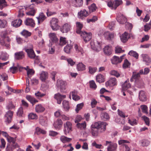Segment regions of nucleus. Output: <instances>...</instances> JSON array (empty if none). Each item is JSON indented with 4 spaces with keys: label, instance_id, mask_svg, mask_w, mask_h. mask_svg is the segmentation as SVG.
Returning <instances> with one entry per match:
<instances>
[{
    "label": "nucleus",
    "instance_id": "nucleus-1",
    "mask_svg": "<svg viewBox=\"0 0 151 151\" xmlns=\"http://www.w3.org/2000/svg\"><path fill=\"white\" fill-rule=\"evenodd\" d=\"M24 50L27 52L28 56L31 59H34L36 57L35 54L33 49V46L32 44H29L27 47L24 48Z\"/></svg>",
    "mask_w": 151,
    "mask_h": 151
},
{
    "label": "nucleus",
    "instance_id": "nucleus-2",
    "mask_svg": "<svg viewBox=\"0 0 151 151\" xmlns=\"http://www.w3.org/2000/svg\"><path fill=\"white\" fill-rule=\"evenodd\" d=\"M106 123L104 122H95L93 124L91 127L97 128L100 130V132H103L106 130Z\"/></svg>",
    "mask_w": 151,
    "mask_h": 151
},
{
    "label": "nucleus",
    "instance_id": "nucleus-3",
    "mask_svg": "<svg viewBox=\"0 0 151 151\" xmlns=\"http://www.w3.org/2000/svg\"><path fill=\"white\" fill-rule=\"evenodd\" d=\"M58 20L55 18H53L50 21V26L53 30L56 31L59 29L60 26L58 25Z\"/></svg>",
    "mask_w": 151,
    "mask_h": 151
},
{
    "label": "nucleus",
    "instance_id": "nucleus-4",
    "mask_svg": "<svg viewBox=\"0 0 151 151\" xmlns=\"http://www.w3.org/2000/svg\"><path fill=\"white\" fill-rule=\"evenodd\" d=\"M106 146L109 144L107 148V151H116L117 145L116 143H112L111 141H106Z\"/></svg>",
    "mask_w": 151,
    "mask_h": 151
},
{
    "label": "nucleus",
    "instance_id": "nucleus-5",
    "mask_svg": "<svg viewBox=\"0 0 151 151\" xmlns=\"http://www.w3.org/2000/svg\"><path fill=\"white\" fill-rule=\"evenodd\" d=\"M125 143H130V142L127 140L121 139L118 141V143L119 145H121L124 148L123 151H131L129 147Z\"/></svg>",
    "mask_w": 151,
    "mask_h": 151
},
{
    "label": "nucleus",
    "instance_id": "nucleus-6",
    "mask_svg": "<svg viewBox=\"0 0 151 151\" xmlns=\"http://www.w3.org/2000/svg\"><path fill=\"white\" fill-rule=\"evenodd\" d=\"M80 35L86 42L89 41L92 38V34L90 32L87 33L85 31H84L83 32H81Z\"/></svg>",
    "mask_w": 151,
    "mask_h": 151
},
{
    "label": "nucleus",
    "instance_id": "nucleus-7",
    "mask_svg": "<svg viewBox=\"0 0 151 151\" xmlns=\"http://www.w3.org/2000/svg\"><path fill=\"white\" fill-rule=\"evenodd\" d=\"M64 132L65 134L66 135L68 133H69L72 131V124L69 122H67L64 124Z\"/></svg>",
    "mask_w": 151,
    "mask_h": 151
},
{
    "label": "nucleus",
    "instance_id": "nucleus-8",
    "mask_svg": "<svg viewBox=\"0 0 151 151\" xmlns=\"http://www.w3.org/2000/svg\"><path fill=\"white\" fill-rule=\"evenodd\" d=\"M13 114V111H8L5 115V122L8 124L10 123L11 122Z\"/></svg>",
    "mask_w": 151,
    "mask_h": 151
},
{
    "label": "nucleus",
    "instance_id": "nucleus-9",
    "mask_svg": "<svg viewBox=\"0 0 151 151\" xmlns=\"http://www.w3.org/2000/svg\"><path fill=\"white\" fill-rule=\"evenodd\" d=\"M116 79L115 78H111L107 81L106 82L105 85L106 87L108 86H113L117 85Z\"/></svg>",
    "mask_w": 151,
    "mask_h": 151
},
{
    "label": "nucleus",
    "instance_id": "nucleus-10",
    "mask_svg": "<svg viewBox=\"0 0 151 151\" xmlns=\"http://www.w3.org/2000/svg\"><path fill=\"white\" fill-rule=\"evenodd\" d=\"M89 14V13L86 10L83 9L78 12V17L79 18L83 19L88 16Z\"/></svg>",
    "mask_w": 151,
    "mask_h": 151
},
{
    "label": "nucleus",
    "instance_id": "nucleus-11",
    "mask_svg": "<svg viewBox=\"0 0 151 151\" xmlns=\"http://www.w3.org/2000/svg\"><path fill=\"white\" fill-rule=\"evenodd\" d=\"M54 98L57 100V103L60 104L63 99L66 98V96L61 95L59 93H58L55 95Z\"/></svg>",
    "mask_w": 151,
    "mask_h": 151
},
{
    "label": "nucleus",
    "instance_id": "nucleus-12",
    "mask_svg": "<svg viewBox=\"0 0 151 151\" xmlns=\"http://www.w3.org/2000/svg\"><path fill=\"white\" fill-rule=\"evenodd\" d=\"M24 22L26 25L32 27H34L35 25V21L32 18H27L24 21Z\"/></svg>",
    "mask_w": 151,
    "mask_h": 151
},
{
    "label": "nucleus",
    "instance_id": "nucleus-13",
    "mask_svg": "<svg viewBox=\"0 0 151 151\" xmlns=\"http://www.w3.org/2000/svg\"><path fill=\"white\" fill-rule=\"evenodd\" d=\"M47 17L43 12L39 13L38 16L36 17L37 19L38 24L42 23L46 18Z\"/></svg>",
    "mask_w": 151,
    "mask_h": 151
},
{
    "label": "nucleus",
    "instance_id": "nucleus-14",
    "mask_svg": "<svg viewBox=\"0 0 151 151\" xmlns=\"http://www.w3.org/2000/svg\"><path fill=\"white\" fill-rule=\"evenodd\" d=\"M141 57L142 58L143 62H144L147 65H148L151 62V58L147 54H142Z\"/></svg>",
    "mask_w": 151,
    "mask_h": 151
},
{
    "label": "nucleus",
    "instance_id": "nucleus-15",
    "mask_svg": "<svg viewBox=\"0 0 151 151\" xmlns=\"http://www.w3.org/2000/svg\"><path fill=\"white\" fill-rule=\"evenodd\" d=\"M116 19L120 24H123L127 22L126 18L124 16L121 14L117 17Z\"/></svg>",
    "mask_w": 151,
    "mask_h": 151
},
{
    "label": "nucleus",
    "instance_id": "nucleus-16",
    "mask_svg": "<svg viewBox=\"0 0 151 151\" xmlns=\"http://www.w3.org/2000/svg\"><path fill=\"white\" fill-rule=\"evenodd\" d=\"M14 57L17 60L22 59L24 57V53L22 51L16 52L14 54Z\"/></svg>",
    "mask_w": 151,
    "mask_h": 151
},
{
    "label": "nucleus",
    "instance_id": "nucleus-17",
    "mask_svg": "<svg viewBox=\"0 0 151 151\" xmlns=\"http://www.w3.org/2000/svg\"><path fill=\"white\" fill-rule=\"evenodd\" d=\"M22 22V20L20 19H16L12 22L11 24L13 27L17 28L21 25Z\"/></svg>",
    "mask_w": 151,
    "mask_h": 151
},
{
    "label": "nucleus",
    "instance_id": "nucleus-18",
    "mask_svg": "<svg viewBox=\"0 0 151 151\" xmlns=\"http://www.w3.org/2000/svg\"><path fill=\"white\" fill-rule=\"evenodd\" d=\"M70 25L68 24H65L61 28L60 30L63 33H67L70 30Z\"/></svg>",
    "mask_w": 151,
    "mask_h": 151
},
{
    "label": "nucleus",
    "instance_id": "nucleus-19",
    "mask_svg": "<svg viewBox=\"0 0 151 151\" xmlns=\"http://www.w3.org/2000/svg\"><path fill=\"white\" fill-rule=\"evenodd\" d=\"M58 83L61 92H64L66 89V82L61 80L59 81Z\"/></svg>",
    "mask_w": 151,
    "mask_h": 151
},
{
    "label": "nucleus",
    "instance_id": "nucleus-20",
    "mask_svg": "<svg viewBox=\"0 0 151 151\" xmlns=\"http://www.w3.org/2000/svg\"><path fill=\"white\" fill-rule=\"evenodd\" d=\"M104 35L107 40H111L113 39L114 34L113 33H110L109 32H106L104 33Z\"/></svg>",
    "mask_w": 151,
    "mask_h": 151
},
{
    "label": "nucleus",
    "instance_id": "nucleus-21",
    "mask_svg": "<svg viewBox=\"0 0 151 151\" xmlns=\"http://www.w3.org/2000/svg\"><path fill=\"white\" fill-rule=\"evenodd\" d=\"M49 36L50 40L53 43H56L58 41V38L54 33H50L49 34Z\"/></svg>",
    "mask_w": 151,
    "mask_h": 151
},
{
    "label": "nucleus",
    "instance_id": "nucleus-22",
    "mask_svg": "<svg viewBox=\"0 0 151 151\" xmlns=\"http://www.w3.org/2000/svg\"><path fill=\"white\" fill-rule=\"evenodd\" d=\"M112 48L111 46L107 45L104 49V51L106 55H109L112 53Z\"/></svg>",
    "mask_w": 151,
    "mask_h": 151
},
{
    "label": "nucleus",
    "instance_id": "nucleus-23",
    "mask_svg": "<svg viewBox=\"0 0 151 151\" xmlns=\"http://www.w3.org/2000/svg\"><path fill=\"white\" fill-rule=\"evenodd\" d=\"M48 74L46 71H42L40 74V78L42 81H45L48 78Z\"/></svg>",
    "mask_w": 151,
    "mask_h": 151
},
{
    "label": "nucleus",
    "instance_id": "nucleus-24",
    "mask_svg": "<svg viewBox=\"0 0 151 151\" xmlns=\"http://www.w3.org/2000/svg\"><path fill=\"white\" fill-rule=\"evenodd\" d=\"M139 100L142 101H145L147 98L145 92L142 91H140L139 93Z\"/></svg>",
    "mask_w": 151,
    "mask_h": 151
},
{
    "label": "nucleus",
    "instance_id": "nucleus-25",
    "mask_svg": "<svg viewBox=\"0 0 151 151\" xmlns=\"http://www.w3.org/2000/svg\"><path fill=\"white\" fill-rule=\"evenodd\" d=\"M111 60L112 64L115 65L117 64L122 62L121 59H120L119 57L116 56H114L111 59Z\"/></svg>",
    "mask_w": 151,
    "mask_h": 151
},
{
    "label": "nucleus",
    "instance_id": "nucleus-26",
    "mask_svg": "<svg viewBox=\"0 0 151 151\" xmlns=\"http://www.w3.org/2000/svg\"><path fill=\"white\" fill-rule=\"evenodd\" d=\"M140 71L139 73H137L135 72H133L132 75L130 79V81L131 82H132L134 81V79L136 80L137 79H139L140 78Z\"/></svg>",
    "mask_w": 151,
    "mask_h": 151
},
{
    "label": "nucleus",
    "instance_id": "nucleus-27",
    "mask_svg": "<svg viewBox=\"0 0 151 151\" xmlns=\"http://www.w3.org/2000/svg\"><path fill=\"white\" fill-rule=\"evenodd\" d=\"M76 32L77 33L80 34L81 32H84L81 31V30L83 27V25L82 23L79 22H76Z\"/></svg>",
    "mask_w": 151,
    "mask_h": 151
},
{
    "label": "nucleus",
    "instance_id": "nucleus-28",
    "mask_svg": "<svg viewBox=\"0 0 151 151\" xmlns=\"http://www.w3.org/2000/svg\"><path fill=\"white\" fill-rule=\"evenodd\" d=\"M26 98L27 99L32 103L33 105L36 103L38 101L35 98L32 97L30 95H28L26 96Z\"/></svg>",
    "mask_w": 151,
    "mask_h": 151
},
{
    "label": "nucleus",
    "instance_id": "nucleus-29",
    "mask_svg": "<svg viewBox=\"0 0 151 151\" xmlns=\"http://www.w3.org/2000/svg\"><path fill=\"white\" fill-rule=\"evenodd\" d=\"M63 124L62 120L58 119L55 122L54 124V126L55 128L57 129H59Z\"/></svg>",
    "mask_w": 151,
    "mask_h": 151
},
{
    "label": "nucleus",
    "instance_id": "nucleus-30",
    "mask_svg": "<svg viewBox=\"0 0 151 151\" xmlns=\"http://www.w3.org/2000/svg\"><path fill=\"white\" fill-rule=\"evenodd\" d=\"M120 39L121 41L124 43L126 42L128 40V33L125 32L120 36Z\"/></svg>",
    "mask_w": 151,
    "mask_h": 151
},
{
    "label": "nucleus",
    "instance_id": "nucleus-31",
    "mask_svg": "<svg viewBox=\"0 0 151 151\" xmlns=\"http://www.w3.org/2000/svg\"><path fill=\"white\" fill-rule=\"evenodd\" d=\"M135 84L136 86L139 88H141L143 86V82L142 80L139 78V79H137L135 80Z\"/></svg>",
    "mask_w": 151,
    "mask_h": 151
},
{
    "label": "nucleus",
    "instance_id": "nucleus-32",
    "mask_svg": "<svg viewBox=\"0 0 151 151\" xmlns=\"http://www.w3.org/2000/svg\"><path fill=\"white\" fill-rule=\"evenodd\" d=\"M11 41V39L8 37H6L4 40L3 45L6 47H9Z\"/></svg>",
    "mask_w": 151,
    "mask_h": 151
},
{
    "label": "nucleus",
    "instance_id": "nucleus-33",
    "mask_svg": "<svg viewBox=\"0 0 151 151\" xmlns=\"http://www.w3.org/2000/svg\"><path fill=\"white\" fill-rule=\"evenodd\" d=\"M73 2L75 6L80 7L83 5V0H73Z\"/></svg>",
    "mask_w": 151,
    "mask_h": 151
},
{
    "label": "nucleus",
    "instance_id": "nucleus-34",
    "mask_svg": "<svg viewBox=\"0 0 151 151\" xmlns=\"http://www.w3.org/2000/svg\"><path fill=\"white\" fill-rule=\"evenodd\" d=\"M72 98L74 100L76 101L80 99V97L77 95L78 92L76 90H74L72 92Z\"/></svg>",
    "mask_w": 151,
    "mask_h": 151
},
{
    "label": "nucleus",
    "instance_id": "nucleus-35",
    "mask_svg": "<svg viewBox=\"0 0 151 151\" xmlns=\"http://www.w3.org/2000/svg\"><path fill=\"white\" fill-rule=\"evenodd\" d=\"M96 81L99 83L104 82V77L100 74H98L96 76Z\"/></svg>",
    "mask_w": 151,
    "mask_h": 151
},
{
    "label": "nucleus",
    "instance_id": "nucleus-36",
    "mask_svg": "<svg viewBox=\"0 0 151 151\" xmlns=\"http://www.w3.org/2000/svg\"><path fill=\"white\" fill-rule=\"evenodd\" d=\"M45 110V108L41 104H38L35 107L36 111L37 113L43 112Z\"/></svg>",
    "mask_w": 151,
    "mask_h": 151
},
{
    "label": "nucleus",
    "instance_id": "nucleus-37",
    "mask_svg": "<svg viewBox=\"0 0 151 151\" xmlns=\"http://www.w3.org/2000/svg\"><path fill=\"white\" fill-rule=\"evenodd\" d=\"M77 127L81 129H85L86 126V123L84 122L82 123H78L76 124Z\"/></svg>",
    "mask_w": 151,
    "mask_h": 151
},
{
    "label": "nucleus",
    "instance_id": "nucleus-38",
    "mask_svg": "<svg viewBox=\"0 0 151 151\" xmlns=\"http://www.w3.org/2000/svg\"><path fill=\"white\" fill-rule=\"evenodd\" d=\"M91 133L93 136L96 137L98 135L99 132H100V130L97 128H94L91 127Z\"/></svg>",
    "mask_w": 151,
    "mask_h": 151
},
{
    "label": "nucleus",
    "instance_id": "nucleus-39",
    "mask_svg": "<svg viewBox=\"0 0 151 151\" xmlns=\"http://www.w3.org/2000/svg\"><path fill=\"white\" fill-rule=\"evenodd\" d=\"M100 116L101 119L104 121H106L109 118L108 114L105 112L101 113Z\"/></svg>",
    "mask_w": 151,
    "mask_h": 151
},
{
    "label": "nucleus",
    "instance_id": "nucleus-40",
    "mask_svg": "<svg viewBox=\"0 0 151 151\" xmlns=\"http://www.w3.org/2000/svg\"><path fill=\"white\" fill-rule=\"evenodd\" d=\"M60 140L63 143L70 142L72 140V139L68 138L64 136H62L60 138Z\"/></svg>",
    "mask_w": 151,
    "mask_h": 151
},
{
    "label": "nucleus",
    "instance_id": "nucleus-41",
    "mask_svg": "<svg viewBox=\"0 0 151 151\" xmlns=\"http://www.w3.org/2000/svg\"><path fill=\"white\" fill-rule=\"evenodd\" d=\"M131 86V84L128 82L127 81H125L122 86V88L124 90H127L128 88H130Z\"/></svg>",
    "mask_w": 151,
    "mask_h": 151
},
{
    "label": "nucleus",
    "instance_id": "nucleus-42",
    "mask_svg": "<svg viewBox=\"0 0 151 151\" xmlns=\"http://www.w3.org/2000/svg\"><path fill=\"white\" fill-rule=\"evenodd\" d=\"M85 65L81 63H79L77 65V69L78 71H82L85 70Z\"/></svg>",
    "mask_w": 151,
    "mask_h": 151
},
{
    "label": "nucleus",
    "instance_id": "nucleus-43",
    "mask_svg": "<svg viewBox=\"0 0 151 151\" xmlns=\"http://www.w3.org/2000/svg\"><path fill=\"white\" fill-rule=\"evenodd\" d=\"M47 119L45 117L41 116L40 119V123L42 126H45L47 124Z\"/></svg>",
    "mask_w": 151,
    "mask_h": 151
},
{
    "label": "nucleus",
    "instance_id": "nucleus-44",
    "mask_svg": "<svg viewBox=\"0 0 151 151\" xmlns=\"http://www.w3.org/2000/svg\"><path fill=\"white\" fill-rule=\"evenodd\" d=\"M8 6V4L5 0H0V9H2Z\"/></svg>",
    "mask_w": 151,
    "mask_h": 151
},
{
    "label": "nucleus",
    "instance_id": "nucleus-45",
    "mask_svg": "<svg viewBox=\"0 0 151 151\" xmlns=\"http://www.w3.org/2000/svg\"><path fill=\"white\" fill-rule=\"evenodd\" d=\"M46 133V132L44 130L41 129L38 127L36 128V131L35 132V134H36L37 135H39L40 133L45 134Z\"/></svg>",
    "mask_w": 151,
    "mask_h": 151
},
{
    "label": "nucleus",
    "instance_id": "nucleus-46",
    "mask_svg": "<svg viewBox=\"0 0 151 151\" xmlns=\"http://www.w3.org/2000/svg\"><path fill=\"white\" fill-rule=\"evenodd\" d=\"M113 3L114 5V9H116L117 7L122 4L123 2L122 0H115L113 1Z\"/></svg>",
    "mask_w": 151,
    "mask_h": 151
},
{
    "label": "nucleus",
    "instance_id": "nucleus-47",
    "mask_svg": "<svg viewBox=\"0 0 151 151\" xmlns=\"http://www.w3.org/2000/svg\"><path fill=\"white\" fill-rule=\"evenodd\" d=\"M28 118L29 119H36L38 118V116L36 114L31 113L28 115Z\"/></svg>",
    "mask_w": 151,
    "mask_h": 151
},
{
    "label": "nucleus",
    "instance_id": "nucleus-48",
    "mask_svg": "<svg viewBox=\"0 0 151 151\" xmlns=\"http://www.w3.org/2000/svg\"><path fill=\"white\" fill-rule=\"evenodd\" d=\"M9 58V55L6 53H3L0 55V59L3 61L6 60Z\"/></svg>",
    "mask_w": 151,
    "mask_h": 151
},
{
    "label": "nucleus",
    "instance_id": "nucleus-49",
    "mask_svg": "<svg viewBox=\"0 0 151 151\" xmlns=\"http://www.w3.org/2000/svg\"><path fill=\"white\" fill-rule=\"evenodd\" d=\"M129 55L135 58L136 59L138 58L139 55L136 52L131 50L128 53Z\"/></svg>",
    "mask_w": 151,
    "mask_h": 151
},
{
    "label": "nucleus",
    "instance_id": "nucleus-50",
    "mask_svg": "<svg viewBox=\"0 0 151 151\" xmlns=\"http://www.w3.org/2000/svg\"><path fill=\"white\" fill-rule=\"evenodd\" d=\"M20 68L19 66H18L17 67L13 66L10 68V71L13 73H15L17 71L18 68L20 70Z\"/></svg>",
    "mask_w": 151,
    "mask_h": 151
},
{
    "label": "nucleus",
    "instance_id": "nucleus-51",
    "mask_svg": "<svg viewBox=\"0 0 151 151\" xmlns=\"http://www.w3.org/2000/svg\"><path fill=\"white\" fill-rule=\"evenodd\" d=\"M89 12L90 13L94 12L96 11L97 7L96 6V4L94 3L92 4L89 7Z\"/></svg>",
    "mask_w": 151,
    "mask_h": 151
},
{
    "label": "nucleus",
    "instance_id": "nucleus-52",
    "mask_svg": "<svg viewBox=\"0 0 151 151\" xmlns=\"http://www.w3.org/2000/svg\"><path fill=\"white\" fill-rule=\"evenodd\" d=\"M35 73V71L33 69H29L27 70V74L28 77L30 78L32 76L34 75Z\"/></svg>",
    "mask_w": 151,
    "mask_h": 151
},
{
    "label": "nucleus",
    "instance_id": "nucleus-53",
    "mask_svg": "<svg viewBox=\"0 0 151 151\" xmlns=\"http://www.w3.org/2000/svg\"><path fill=\"white\" fill-rule=\"evenodd\" d=\"M63 105L64 108L65 110H68L69 109V103L68 101H64L63 102Z\"/></svg>",
    "mask_w": 151,
    "mask_h": 151
},
{
    "label": "nucleus",
    "instance_id": "nucleus-54",
    "mask_svg": "<svg viewBox=\"0 0 151 151\" xmlns=\"http://www.w3.org/2000/svg\"><path fill=\"white\" fill-rule=\"evenodd\" d=\"M36 9H31L29 12H27L26 14L29 16H34L36 13Z\"/></svg>",
    "mask_w": 151,
    "mask_h": 151
},
{
    "label": "nucleus",
    "instance_id": "nucleus-55",
    "mask_svg": "<svg viewBox=\"0 0 151 151\" xmlns=\"http://www.w3.org/2000/svg\"><path fill=\"white\" fill-rule=\"evenodd\" d=\"M95 42L96 46L95 49H94V50H96V51H99L101 49V44L100 42H98L97 41H95Z\"/></svg>",
    "mask_w": 151,
    "mask_h": 151
},
{
    "label": "nucleus",
    "instance_id": "nucleus-56",
    "mask_svg": "<svg viewBox=\"0 0 151 151\" xmlns=\"http://www.w3.org/2000/svg\"><path fill=\"white\" fill-rule=\"evenodd\" d=\"M72 46L70 45H67L64 47V51L67 53H69L70 52V50L72 48Z\"/></svg>",
    "mask_w": 151,
    "mask_h": 151
},
{
    "label": "nucleus",
    "instance_id": "nucleus-57",
    "mask_svg": "<svg viewBox=\"0 0 151 151\" xmlns=\"http://www.w3.org/2000/svg\"><path fill=\"white\" fill-rule=\"evenodd\" d=\"M74 48L77 52H80L81 54L83 53V50L82 48L80 47H78L77 45H75Z\"/></svg>",
    "mask_w": 151,
    "mask_h": 151
},
{
    "label": "nucleus",
    "instance_id": "nucleus-58",
    "mask_svg": "<svg viewBox=\"0 0 151 151\" xmlns=\"http://www.w3.org/2000/svg\"><path fill=\"white\" fill-rule=\"evenodd\" d=\"M140 73L141 74L146 75L150 71V69L148 68H146L144 69V71L143 70L141 69L140 70Z\"/></svg>",
    "mask_w": 151,
    "mask_h": 151
},
{
    "label": "nucleus",
    "instance_id": "nucleus-59",
    "mask_svg": "<svg viewBox=\"0 0 151 151\" xmlns=\"http://www.w3.org/2000/svg\"><path fill=\"white\" fill-rule=\"evenodd\" d=\"M60 45H63L67 43L66 38L63 37H60Z\"/></svg>",
    "mask_w": 151,
    "mask_h": 151
},
{
    "label": "nucleus",
    "instance_id": "nucleus-60",
    "mask_svg": "<svg viewBox=\"0 0 151 151\" xmlns=\"http://www.w3.org/2000/svg\"><path fill=\"white\" fill-rule=\"evenodd\" d=\"M83 105L84 104L83 103L78 104L76 106V108L75 109L77 113H78L79 111L82 109Z\"/></svg>",
    "mask_w": 151,
    "mask_h": 151
},
{
    "label": "nucleus",
    "instance_id": "nucleus-61",
    "mask_svg": "<svg viewBox=\"0 0 151 151\" xmlns=\"http://www.w3.org/2000/svg\"><path fill=\"white\" fill-rule=\"evenodd\" d=\"M14 149L13 144H10L7 145L6 150L9 151H12Z\"/></svg>",
    "mask_w": 151,
    "mask_h": 151
},
{
    "label": "nucleus",
    "instance_id": "nucleus-62",
    "mask_svg": "<svg viewBox=\"0 0 151 151\" xmlns=\"http://www.w3.org/2000/svg\"><path fill=\"white\" fill-rule=\"evenodd\" d=\"M130 63L129 62L127 59H125L123 65V68H128L130 65Z\"/></svg>",
    "mask_w": 151,
    "mask_h": 151
},
{
    "label": "nucleus",
    "instance_id": "nucleus-63",
    "mask_svg": "<svg viewBox=\"0 0 151 151\" xmlns=\"http://www.w3.org/2000/svg\"><path fill=\"white\" fill-rule=\"evenodd\" d=\"M22 34L25 37H27L31 35V33L28 31L24 30L21 32Z\"/></svg>",
    "mask_w": 151,
    "mask_h": 151
},
{
    "label": "nucleus",
    "instance_id": "nucleus-64",
    "mask_svg": "<svg viewBox=\"0 0 151 151\" xmlns=\"http://www.w3.org/2000/svg\"><path fill=\"white\" fill-rule=\"evenodd\" d=\"M90 87L91 88L96 89L97 87L95 82L94 81L92 80L89 81Z\"/></svg>",
    "mask_w": 151,
    "mask_h": 151
}]
</instances>
